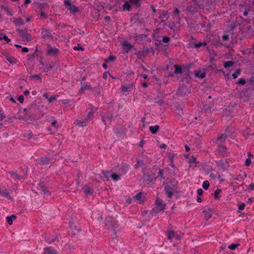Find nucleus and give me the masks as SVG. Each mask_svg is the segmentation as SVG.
<instances>
[{
    "label": "nucleus",
    "instance_id": "1",
    "mask_svg": "<svg viewBox=\"0 0 254 254\" xmlns=\"http://www.w3.org/2000/svg\"><path fill=\"white\" fill-rule=\"evenodd\" d=\"M18 119L28 123H31L34 120V118L30 115V112L26 108L18 113Z\"/></svg>",
    "mask_w": 254,
    "mask_h": 254
},
{
    "label": "nucleus",
    "instance_id": "23",
    "mask_svg": "<svg viewBox=\"0 0 254 254\" xmlns=\"http://www.w3.org/2000/svg\"><path fill=\"white\" fill-rule=\"evenodd\" d=\"M218 165L222 169H224L228 166V163L226 160H220L218 162Z\"/></svg>",
    "mask_w": 254,
    "mask_h": 254
},
{
    "label": "nucleus",
    "instance_id": "2",
    "mask_svg": "<svg viewBox=\"0 0 254 254\" xmlns=\"http://www.w3.org/2000/svg\"><path fill=\"white\" fill-rule=\"evenodd\" d=\"M155 205L154 206L152 211L153 213H158L159 212L165 209L166 204L163 202V200L157 197L155 200Z\"/></svg>",
    "mask_w": 254,
    "mask_h": 254
},
{
    "label": "nucleus",
    "instance_id": "62",
    "mask_svg": "<svg viewBox=\"0 0 254 254\" xmlns=\"http://www.w3.org/2000/svg\"><path fill=\"white\" fill-rule=\"evenodd\" d=\"M56 100V98L55 97H51L48 98V101L49 103H51L52 101Z\"/></svg>",
    "mask_w": 254,
    "mask_h": 254
},
{
    "label": "nucleus",
    "instance_id": "58",
    "mask_svg": "<svg viewBox=\"0 0 254 254\" xmlns=\"http://www.w3.org/2000/svg\"><path fill=\"white\" fill-rule=\"evenodd\" d=\"M33 136V134H32V133H30L26 135V138H27L28 139H29H29H32V138Z\"/></svg>",
    "mask_w": 254,
    "mask_h": 254
},
{
    "label": "nucleus",
    "instance_id": "34",
    "mask_svg": "<svg viewBox=\"0 0 254 254\" xmlns=\"http://www.w3.org/2000/svg\"><path fill=\"white\" fill-rule=\"evenodd\" d=\"M14 22L17 25H20L23 24V21L21 18H15Z\"/></svg>",
    "mask_w": 254,
    "mask_h": 254
},
{
    "label": "nucleus",
    "instance_id": "47",
    "mask_svg": "<svg viewBox=\"0 0 254 254\" xmlns=\"http://www.w3.org/2000/svg\"><path fill=\"white\" fill-rule=\"evenodd\" d=\"M246 206V204L245 203H241L239 205L238 208L240 210H243L245 208V207Z\"/></svg>",
    "mask_w": 254,
    "mask_h": 254
},
{
    "label": "nucleus",
    "instance_id": "46",
    "mask_svg": "<svg viewBox=\"0 0 254 254\" xmlns=\"http://www.w3.org/2000/svg\"><path fill=\"white\" fill-rule=\"evenodd\" d=\"M251 163H252L251 159L250 158H248L246 159V160H245V166H249L250 165Z\"/></svg>",
    "mask_w": 254,
    "mask_h": 254
},
{
    "label": "nucleus",
    "instance_id": "19",
    "mask_svg": "<svg viewBox=\"0 0 254 254\" xmlns=\"http://www.w3.org/2000/svg\"><path fill=\"white\" fill-rule=\"evenodd\" d=\"M166 234L167 235V238L169 240H170V241H172V238L175 235V232L172 229H171V228H169L167 230L166 232Z\"/></svg>",
    "mask_w": 254,
    "mask_h": 254
},
{
    "label": "nucleus",
    "instance_id": "29",
    "mask_svg": "<svg viewBox=\"0 0 254 254\" xmlns=\"http://www.w3.org/2000/svg\"><path fill=\"white\" fill-rule=\"evenodd\" d=\"M174 67L175 68L174 73L175 74L181 73L182 72V68L177 64L174 65Z\"/></svg>",
    "mask_w": 254,
    "mask_h": 254
},
{
    "label": "nucleus",
    "instance_id": "8",
    "mask_svg": "<svg viewBox=\"0 0 254 254\" xmlns=\"http://www.w3.org/2000/svg\"><path fill=\"white\" fill-rule=\"evenodd\" d=\"M101 179L104 181H108L111 178L114 181L116 182L121 179V176H100Z\"/></svg>",
    "mask_w": 254,
    "mask_h": 254
},
{
    "label": "nucleus",
    "instance_id": "27",
    "mask_svg": "<svg viewBox=\"0 0 254 254\" xmlns=\"http://www.w3.org/2000/svg\"><path fill=\"white\" fill-rule=\"evenodd\" d=\"M16 218V216L15 215H12L10 216H7L6 217V220H7V223L9 225H12V223H13V220L15 219Z\"/></svg>",
    "mask_w": 254,
    "mask_h": 254
},
{
    "label": "nucleus",
    "instance_id": "28",
    "mask_svg": "<svg viewBox=\"0 0 254 254\" xmlns=\"http://www.w3.org/2000/svg\"><path fill=\"white\" fill-rule=\"evenodd\" d=\"M194 75L196 77L203 78L205 76V73L201 72L199 71H195V73H194Z\"/></svg>",
    "mask_w": 254,
    "mask_h": 254
},
{
    "label": "nucleus",
    "instance_id": "13",
    "mask_svg": "<svg viewBox=\"0 0 254 254\" xmlns=\"http://www.w3.org/2000/svg\"><path fill=\"white\" fill-rule=\"evenodd\" d=\"M5 57L6 59L8 61V62L12 64H16L17 62V59H15L13 56H11L7 54L5 55Z\"/></svg>",
    "mask_w": 254,
    "mask_h": 254
},
{
    "label": "nucleus",
    "instance_id": "17",
    "mask_svg": "<svg viewBox=\"0 0 254 254\" xmlns=\"http://www.w3.org/2000/svg\"><path fill=\"white\" fill-rule=\"evenodd\" d=\"M133 198L139 201L140 203H143L144 202V199H143V193L141 191L139 192L136 195H135L133 196Z\"/></svg>",
    "mask_w": 254,
    "mask_h": 254
},
{
    "label": "nucleus",
    "instance_id": "22",
    "mask_svg": "<svg viewBox=\"0 0 254 254\" xmlns=\"http://www.w3.org/2000/svg\"><path fill=\"white\" fill-rule=\"evenodd\" d=\"M40 187L41 191L43 192L44 194L45 195L49 196V195H50V193H51L50 191H49L46 189V188L45 187V186L44 185H41L40 186Z\"/></svg>",
    "mask_w": 254,
    "mask_h": 254
},
{
    "label": "nucleus",
    "instance_id": "6",
    "mask_svg": "<svg viewBox=\"0 0 254 254\" xmlns=\"http://www.w3.org/2000/svg\"><path fill=\"white\" fill-rule=\"evenodd\" d=\"M59 52V50L54 47H52L51 46H48L47 50V54L52 56H56Z\"/></svg>",
    "mask_w": 254,
    "mask_h": 254
},
{
    "label": "nucleus",
    "instance_id": "35",
    "mask_svg": "<svg viewBox=\"0 0 254 254\" xmlns=\"http://www.w3.org/2000/svg\"><path fill=\"white\" fill-rule=\"evenodd\" d=\"M209 182L208 181H205L203 183L202 188L205 190H207L209 188Z\"/></svg>",
    "mask_w": 254,
    "mask_h": 254
},
{
    "label": "nucleus",
    "instance_id": "21",
    "mask_svg": "<svg viewBox=\"0 0 254 254\" xmlns=\"http://www.w3.org/2000/svg\"><path fill=\"white\" fill-rule=\"evenodd\" d=\"M133 87V84H129L127 85H123L122 86V91L123 92H127L129 89H131Z\"/></svg>",
    "mask_w": 254,
    "mask_h": 254
},
{
    "label": "nucleus",
    "instance_id": "11",
    "mask_svg": "<svg viewBox=\"0 0 254 254\" xmlns=\"http://www.w3.org/2000/svg\"><path fill=\"white\" fill-rule=\"evenodd\" d=\"M122 46L126 53H127L132 48V46L127 41H123L122 42Z\"/></svg>",
    "mask_w": 254,
    "mask_h": 254
},
{
    "label": "nucleus",
    "instance_id": "33",
    "mask_svg": "<svg viewBox=\"0 0 254 254\" xmlns=\"http://www.w3.org/2000/svg\"><path fill=\"white\" fill-rule=\"evenodd\" d=\"M30 78V79H35L40 81H41V77L40 74H34V75H31Z\"/></svg>",
    "mask_w": 254,
    "mask_h": 254
},
{
    "label": "nucleus",
    "instance_id": "31",
    "mask_svg": "<svg viewBox=\"0 0 254 254\" xmlns=\"http://www.w3.org/2000/svg\"><path fill=\"white\" fill-rule=\"evenodd\" d=\"M149 129L152 133H155L159 129V126L157 125L155 126H151Z\"/></svg>",
    "mask_w": 254,
    "mask_h": 254
},
{
    "label": "nucleus",
    "instance_id": "59",
    "mask_svg": "<svg viewBox=\"0 0 254 254\" xmlns=\"http://www.w3.org/2000/svg\"><path fill=\"white\" fill-rule=\"evenodd\" d=\"M73 49L74 50H81V51H83L84 50L83 48H82V47H78V46L74 47L73 48Z\"/></svg>",
    "mask_w": 254,
    "mask_h": 254
},
{
    "label": "nucleus",
    "instance_id": "57",
    "mask_svg": "<svg viewBox=\"0 0 254 254\" xmlns=\"http://www.w3.org/2000/svg\"><path fill=\"white\" fill-rule=\"evenodd\" d=\"M203 192V190L201 189H199L197 190V193L198 195H201Z\"/></svg>",
    "mask_w": 254,
    "mask_h": 254
},
{
    "label": "nucleus",
    "instance_id": "16",
    "mask_svg": "<svg viewBox=\"0 0 254 254\" xmlns=\"http://www.w3.org/2000/svg\"><path fill=\"white\" fill-rule=\"evenodd\" d=\"M86 120H79V119H76L75 121L74 124L76 126L83 127L86 126Z\"/></svg>",
    "mask_w": 254,
    "mask_h": 254
},
{
    "label": "nucleus",
    "instance_id": "12",
    "mask_svg": "<svg viewBox=\"0 0 254 254\" xmlns=\"http://www.w3.org/2000/svg\"><path fill=\"white\" fill-rule=\"evenodd\" d=\"M164 183L169 186L177 188L178 182L175 179H171L170 180L166 179Z\"/></svg>",
    "mask_w": 254,
    "mask_h": 254
},
{
    "label": "nucleus",
    "instance_id": "52",
    "mask_svg": "<svg viewBox=\"0 0 254 254\" xmlns=\"http://www.w3.org/2000/svg\"><path fill=\"white\" fill-rule=\"evenodd\" d=\"M248 190L249 191L254 190V183H251L248 187Z\"/></svg>",
    "mask_w": 254,
    "mask_h": 254
},
{
    "label": "nucleus",
    "instance_id": "49",
    "mask_svg": "<svg viewBox=\"0 0 254 254\" xmlns=\"http://www.w3.org/2000/svg\"><path fill=\"white\" fill-rule=\"evenodd\" d=\"M92 117H93V112H90L88 114L86 118L85 119V120H86V121L89 120L92 118Z\"/></svg>",
    "mask_w": 254,
    "mask_h": 254
},
{
    "label": "nucleus",
    "instance_id": "14",
    "mask_svg": "<svg viewBox=\"0 0 254 254\" xmlns=\"http://www.w3.org/2000/svg\"><path fill=\"white\" fill-rule=\"evenodd\" d=\"M50 163V159L46 157H42L38 160V163L40 165H47Z\"/></svg>",
    "mask_w": 254,
    "mask_h": 254
},
{
    "label": "nucleus",
    "instance_id": "10",
    "mask_svg": "<svg viewBox=\"0 0 254 254\" xmlns=\"http://www.w3.org/2000/svg\"><path fill=\"white\" fill-rule=\"evenodd\" d=\"M0 195L5 197L8 200L12 201V197L9 194V192L7 189L3 190H0Z\"/></svg>",
    "mask_w": 254,
    "mask_h": 254
},
{
    "label": "nucleus",
    "instance_id": "7",
    "mask_svg": "<svg viewBox=\"0 0 254 254\" xmlns=\"http://www.w3.org/2000/svg\"><path fill=\"white\" fill-rule=\"evenodd\" d=\"M41 35L43 38L48 40H53L52 34L47 29H43L41 31Z\"/></svg>",
    "mask_w": 254,
    "mask_h": 254
},
{
    "label": "nucleus",
    "instance_id": "20",
    "mask_svg": "<svg viewBox=\"0 0 254 254\" xmlns=\"http://www.w3.org/2000/svg\"><path fill=\"white\" fill-rule=\"evenodd\" d=\"M178 92L181 95H186L189 93L188 89L186 86L180 88L178 90Z\"/></svg>",
    "mask_w": 254,
    "mask_h": 254
},
{
    "label": "nucleus",
    "instance_id": "18",
    "mask_svg": "<svg viewBox=\"0 0 254 254\" xmlns=\"http://www.w3.org/2000/svg\"><path fill=\"white\" fill-rule=\"evenodd\" d=\"M44 251L47 254H58L57 250L51 247L45 248Z\"/></svg>",
    "mask_w": 254,
    "mask_h": 254
},
{
    "label": "nucleus",
    "instance_id": "38",
    "mask_svg": "<svg viewBox=\"0 0 254 254\" xmlns=\"http://www.w3.org/2000/svg\"><path fill=\"white\" fill-rule=\"evenodd\" d=\"M210 177L212 179H215L217 178L220 183L224 181V179L222 178V176H210Z\"/></svg>",
    "mask_w": 254,
    "mask_h": 254
},
{
    "label": "nucleus",
    "instance_id": "30",
    "mask_svg": "<svg viewBox=\"0 0 254 254\" xmlns=\"http://www.w3.org/2000/svg\"><path fill=\"white\" fill-rule=\"evenodd\" d=\"M221 190L219 189H217L215 190L214 192V195L215 199H217L220 197L219 194L221 193Z\"/></svg>",
    "mask_w": 254,
    "mask_h": 254
},
{
    "label": "nucleus",
    "instance_id": "48",
    "mask_svg": "<svg viewBox=\"0 0 254 254\" xmlns=\"http://www.w3.org/2000/svg\"><path fill=\"white\" fill-rule=\"evenodd\" d=\"M123 6H124V9H127V10H129L130 7V6L129 3H128V2H126L124 4Z\"/></svg>",
    "mask_w": 254,
    "mask_h": 254
},
{
    "label": "nucleus",
    "instance_id": "50",
    "mask_svg": "<svg viewBox=\"0 0 254 254\" xmlns=\"http://www.w3.org/2000/svg\"><path fill=\"white\" fill-rule=\"evenodd\" d=\"M13 177H14V179L15 180H21L22 179H24V176H13Z\"/></svg>",
    "mask_w": 254,
    "mask_h": 254
},
{
    "label": "nucleus",
    "instance_id": "26",
    "mask_svg": "<svg viewBox=\"0 0 254 254\" xmlns=\"http://www.w3.org/2000/svg\"><path fill=\"white\" fill-rule=\"evenodd\" d=\"M204 214L205 219L208 220L212 217V214L209 211H207L205 209L203 211Z\"/></svg>",
    "mask_w": 254,
    "mask_h": 254
},
{
    "label": "nucleus",
    "instance_id": "3",
    "mask_svg": "<svg viewBox=\"0 0 254 254\" xmlns=\"http://www.w3.org/2000/svg\"><path fill=\"white\" fill-rule=\"evenodd\" d=\"M163 186L165 188V190L166 194L169 198H171L174 193L176 192V190L177 188H175L172 186H169L163 183Z\"/></svg>",
    "mask_w": 254,
    "mask_h": 254
},
{
    "label": "nucleus",
    "instance_id": "40",
    "mask_svg": "<svg viewBox=\"0 0 254 254\" xmlns=\"http://www.w3.org/2000/svg\"><path fill=\"white\" fill-rule=\"evenodd\" d=\"M240 245V244H233L229 246L228 248L230 249L231 250H234Z\"/></svg>",
    "mask_w": 254,
    "mask_h": 254
},
{
    "label": "nucleus",
    "instance_id": "24",
    "mask_svg": "<svg viewBox=\"0 0 254 254\" xmlns=\"http://www.w3.org/2000/svg\"><path fill=\"white\" fill-rule=\"evenodd\" d=\"M85 90H93V88L91 87L90 85H85L81 87L79 91L80 93H82Z\"/></svg>",
    "mask_w": 254,
    "mask_h": 254
},
{
    "label": "nucleus",
    "instance_id": "36",
    "mask_svg": "<svg viewBox=\"0 0 254 254\" xmlns=\"http://www.w3.org/2000/svg\"><path fill=\"white\" fill-rule=\"evenodd\" d=\"M56 65V63H55V62L52 63V65H51L49 67L47 66L45 67V68L44 69V71L48 72L50 70V69H53V68L54 66H55Z\"/></svg>",
    "mask_w": 254,
    "mask_h": 254
},
{
    "label": "nucleus",
    "instance_id": "51",
    "mask_svg": "<svg viewBox=\"0 0 254 254\" xmlns=\"http://www.w3.org/2000/svg\"><path fill=\"white\" fill-rule=\"evenodd\" d=\"M1 9H3L5 11H6L7 13L9 15H12V14L11 13V12H10L7 8L4 7L3 6H1Z\"/></svg>",
    "mask_w": 254,
    "mask_h": 254
},
{
    "label": "nucleus",
    "instance_id": "5",
    "mask_svg": "<svg viewBox=\"0 0 254 254\" xmlns=\"http://www.w3.org/2000/svg\"><path fill=\"white\" fill-rule=\"evenodd\" d=\"M64 4L66 7L70 10L72 13H74L78 11V8L74 5H72L70 2L67 0L64 1Z\"/></svg>",
    "mask_w": 254,
    "mask_h": 254
},
{
    "label": "nucleus",
    "instance_id": "54",
    "mask_svg": "<svg viewBox=\"0 0 254 254\" xmlns=\"http://www.w3.org/2000/svg\"><path fill=\"white\" fill-rule=\"evenodd\" d=\"M162 41L164 43H168L170 41V38L167 36L164 37Z\"/></svg>",
    "mask_w": 254,
    "mask_h": 254
},
{
    "label": "nucleus",
    "instance_id": "15",
    "mask_svg": "<svg viewBox=\"0 0 254 254\" xmlns=\"http://www.w3.org/2000/svg\"><path fill=\"white\" fill-rule=\"evenodd\" d=\"M82 190L84 191L85 195L92 194L93 191L90 187L87 185H84L82 188Z\"/></svg>",
    "mask_w": 254,
    "mask_h": 254
},
{
    "label": "nucleus",
    "instance_id": "41",
    "mask_svg": "<svg viewBox=\"0 0 254 254\" xmlns=\"http://www.w3.org/2000/svg\"><path fill=\"white\" fill-rule=\"evenodd\" d=\"M144 176V180H147V181H150V182H153V177H153V176H148V175H147V176Z\"/></svg>",
    "mask_w": 254,
    "mask_h": 254
},
{
    "label": "nucleus",
    "instance_id": "60",
    "mask_svg": "<svg viewBox=\"0 0 254 254\" xmlns=\"http://www.w3.org/2000/svg\"><path fill=\"white\" fill-rule=\"evenodd\" d=\"M39 14L41 18H45L47 17L46 15L43 11H41Z\"/></svg>",
    "mask_w": 254,
    "mask_h": 254
},
{
    "label": "nucleus",
    "instance_id": "43",
    "mask_svg": "<svg viewBox=\"0 0 254 254\" xmlns=\"http://www.w3.org/2000/svg\"><path fill=\"white\" fill-rule=\"evenodd\" d=\"M174 157H175V154H171L169 155V158H170V159L171 160V165L173 167H174V164L173 163Z\"/></svg>",
    "mask_w": 254,
    "mask_h": 254
},
{
    "label": "nucleus",
    "instance_id": "53",
    "mask_svg": "<svg viewBox=\"0 0 254 254\" xmlns=\"http://www.w3.org/2000/svg\"><path fill=\"white\" fill-rule=\"evenodd\" d=\"M115 59V57L113 56H110L108 59L105 60L106 62H108L111 61H114Z\"/></svg>",
    "mask_w": 254,
    "mask_h": 254
},
{
    "label": "nucleus",
    "instance_id": "64",
    "mask_svg": "<svg viewBox=\"0 0 254 254\" xmlns=\"http://www.w3.org/2000/svg\"><path fill=\"white\" fill-rule=\"evenodd\" d=\"M57 121L56 120H54L51 123V125L52 127H55L57 124Z\"/></svg>",
    "mask_w": 254,
    "mask_h": 254
},
{
    "label": "nucleus",
    "instance_id": "45",
    "mask_svg": "<svg viewBox=\"0 0 254 254\" xmlns=\"http://www.w3.org/2000/svg\"><path fill=\"white\" fill-rule=\"evenodd\" d=\"M189 163H190V164H192V163H196V158L193 157V156H191L189 160Z\"/></svg>",
    "mask_w": 254,
    "mask_h": 254
},
{
    "label": "nucleus",
    "instance_id": "9",
    "mask_svg": "<svg viewBox=\"0 0 254 254\" xmlns=\"http://www.w3.org/2000/svg\"><path fill=\"white\" fill-rule=\"evenodd\" d=\"M226 139V135L225 134H222L216 139L215 142L217 144V145H223Z\"/></svg>",
    "mask_w": 254,
    "mask_h": 254
},
{
    "label": "nucleus",
    "instance_id": "32",
    "mask_svg": "<svg viewBox=\"0 0 254 254\" xmlns=\"http://www.w3.org/2000/svg\"><path fill=\"white\" fill-rule=\"evenodd\" d=\"M233 64H234V62H232V61H227V62L224 63V66L225 68H228V67L232 66L233 65Z\"/></svg>",
    "mask_w": 254,
    "mask_h": 254
},
{
    "label": "nucleus",
    "instance_id": "37",
    "mask_svg": "<svg viewBox=\"0 0 254 254\" xmlns=\"http://www.w3.org/2000/svg\"><path fill=\"white\" fill-rule=\"evenodd\" d=\"M218 150L219 152H225L226 151L227 148L225 147V146H224L223 145H218Z\"/></svg>",
    "mask_w": 254,
    "mask_h": 254
},
{
    "label": "nucleus",
    "instance_id": "63",
    "mask_svg": "<svg viewBox=\"0 0 254 254\" xmlns=\"http://www.w3.org/2000/svg\"><path fill=\"white\" fill-rule=\"evenodd\" d=\"M3 39H4L7 43L11 41L10 39H8V37L6 35H4L3 37Z\"/></svg>",
    "mask_w": 254,
    "mask_h": 254
},
{
    "label": "nucleus",
    "instance_id": "56",
    "mask_svg": "<svg viewBox=\"0 0 254 254\" xmlns=\"http://www.w3.org/2000/svg\"><path fill=\"white\" fill-rule=\"evenodd\" d=\"M18 100L21 103H23V101H24V97L22 95H21L18 98Z\"/></svg>",
    "mask_w": 254,
    "mask_h": 254
},
{
    "label": "nucleus",
    "instance_id": "4",
    "mask_svg": "<svg viewBox=\"0 0 254 254\" xmlns=\"http://www.w3.org/2000/svg\"><path fill=\"white\" fill-rule=\"evenodd\" d=\"M19 36L23 38L24 41H30L32 40L31 36L26 31L21 29H17Z\"/></svg>",
    "mask_w": 254,
    "mask_h": 254
},
{
    "label": "nucleus",
    "instance_id": "55",
    "mask_svg": "<svg viewBox=\"0 0 254 254\" xmlns=\"http://www.w3.org/2000/svg\"><path fill=\"white\" fill-rule=\"evenodd\" d=\"M238 83L241 84H245L246 82L245 80L242 78L239 79L238 81Z\"/></svg>",
    "mask_w": 254,
    "mask_h": 254
},
{
    "label": "nucleus",
    "instance_id": "25",
    "mask_svg": "<svg viewBox=\"0 0 254 254\" xmlns=\"http://www.w3.org/2000/svg\"><path fill=\"white\" fill-rule=\"evenodd\" d=\"M69 226L71 230H77L78 232L80 231V229L78 228V227L73 222H72L71 221H69Z\"/></svg>",
    "mask_w": 254,
    "mask_h": 254
},
{
    "label": "nucleus",
    "instance_id": "61",
    "mask_svg": "<svg viewBox=\"0 0 254 254\" xmlns=\"http://www.w3.org/2000/svg\"><path fill=\"white\" fill-rule=\"evenodd\" d=\"M108 75H110V74L109 72H106L104 73L103 77L104 79H106L108 78Z\"/></svg>",
    "mask_w": 254,
    "mask_h": 254
},
{
    "label": "nucleus",
    "instance_id": "39",
    "mask_svg": "<svg viewBox=\"0 0 254 254\" xmlns=\"http://www.w3.org/2000/svg\"><path fill=\"white\" fill-rule=\"evenodd\" d=\"M241 73V70L240 69H237L234 73L232 74V76L234 78H237Z\"/></svg>",
    "mask_w": 254,
    "mask_h": 254
},
{
    "label": "nucleus",
    "instance_id": "44",
    "mask_svg": "<svg viewBox=\"0 0 254 254\" xmlns=\"http://www.w3.org/2000/svg\"><path fill=\"white\" fill-rule=\"evenodd\" d=\"M205 45H206V42H199L198 43L195 44V47L196 48H199L201 46H205Z\"/></svg>",
    "mask_w": 254,
    "mask_h": 254
},
{
    "label": "nucleus",
    "instance_id": "42",
    "mask_svg": "<svg viewBox=\"0 0 254 254\" xmlns=\"http://www.w3.org/2000/svg\"><path fill=\"white\" fill-rule=\"evenodd\" d=\"M5 116L2 113H0V128L3 126V120Z\"/></svg>",
    "mask_w": 254,
    "mask_h": 254
}]
</instances>
